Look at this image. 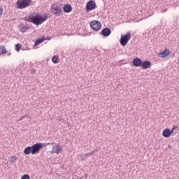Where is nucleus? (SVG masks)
Listing matches in <instances>:
<instances>
[{
	"instance_id": "obj_1",
	"label": "nucleus",
	"mask_w": 179,
	"mask_h": 179,
	"mask_svg": "<svg viewBox=\"0 0 179 179\" xmlns=\"http://www.w3.org/2000/svg\"><path fill=\"white\" fill-rule=\"evenodd\" d=\"M47 19H48V15H45L43 17V15H40V13H37L35 15L34 14H31L24 17V20L25 22H28V23H33V24H35L36 26L43 24V23H44Z\"/></svg>"
},
{
	"instance_id": "obj_2",
	"label": "nucleus",
	"mask_w": 179,
	"mask_h": 179,
	"mask_svg": "<svg viewBox=\"0 0 179 179\" xmlns=\"http://www.w3.org/2000/svg\"><path fill=\"white\" fill-rule=\"evenodd\" d=\"M17 9H25L30 5H33V1L31 0H17L16 2Z\"/></svg>"
},
{
	"instance_id": "obj_3",
	"label": "nucleus",
	"mask_w": 179,
	"mask_h": 179,
	"mask_svg": "<svg viewBox=\"0 0 179 179\" xmlns=\"http://www.w3.org/2000/svg\"><path fill=\"white\" fill-rule=\"evenodd\" d=\"M55 6V5L52 4L50 7V12L52 15H55V16H62L64 13L62 11V8L60 6Z\"/></svg>"
},
{
	"instance_id": "obj_4",
	"label": "nucleus",
	"mask_w": 179,
	"mask_h": 179,
	"mask_svg": "<svg viewBox=\"0 0 179 179\" xmlns=\"http://www.w3.org/2000/svg\"><path fill=\"white\" fill-rule=\"evenodd\" d=\"M131 40V32H128L127 34L122 35L120 43L122 47H125L128 44V41Z\"/></svg>"
},
{
	"instance_id": "obj_5",
	"label": "nucleus",
	"mask_w": 179,
	"mask_h": 179,
	"mask_svg": "<svg viewBox=\"0 0 179 179\" xmlns=\"http://www.w3.org/2000/svg\"><path fill=\"white\" fill-rule=\"evenodd\" d=\"M32 148V151L34 152V155H37V153H40V150L44 148V143H36L31 146Z\"/></svg>"
},
{
	"instance_id": "obj_6",
	"label": "nucleus",
	"mask_w": 179,
	"mask_h": 179,
	"mask_svg": "<svg viewBox=\"0 0 179 179\" xmlns=\"http://www.w3.org/2000/svg\"><path fill=\"white\" fill-rule=\"evenodd\" d=\"M90 27L94 31H99L101 29V22L97 20H94L90 22Z\"/></svg>"
},
{
	"instance_id": "obj_7",
	"label": "nucleus",
	"mask_w": 179,
	"mask_h": 179,
	"mask_svg": "<svg viewBox=\"0 0 179 179\" xmlns=\"http://www.w3.org/2000/svg\"><path fill=\"white\" fill-rule=\"evenodd\" d=\"M97 8V6L96 5V2L93 0H90L87 2L85 10L87 12H90V10H94V9H96Z\"/></svg>"
},
{
	"instance_id": "obj_8",
	"label": "nucleus",
	"mask_w": 179,
	"mask_h": 179,
	"mask_svg": "<svg viewBox=\"0 0 179 179\" xmlns=\"http://www.w3.org/2000/svg\"><path fill=\"white\" fill-rule=\"evenodd\" d=\"M62 145L61 143L57 144L55 146L52 147V153H56V155H59V153H62V149H63Z\"/></svg>"
},
{
	"instance_id": "obj_9",
	"label": "nucleus",
	"mask_w": 179,
	"mask_h": 179,
	"mask_svg": "<svg viewBox=\"0 0 179 179\" xmlns=\"http://www.w3.org/2000/svg\"><path fill=\"white\" fill-rule=\"evenodd\" d=\"M101 34L103 37H108L111 34V29L110 28H104L101 30Z\"/></svg>"
},
{
	"instance_id": "obj_10",
	"label": "nucleus",
	"mask_w": 179,
	"mask_h": 179,
	"mask_svg": "<svg viewBox=\"0 0 179 179\" xmlns=\"http://www.w3.org/2000/svg\"><path fill=\"white\" fill-rule=\"evenodd\" d=\"M168 55H170V50H169V49H165L163 52L158 54L159 58H166Z\"/></svg>"
},
{
	"instance_id": "obj_11",
	"label": "nucleus",
	"mask_w": 179,
	"mask_h": 179,
	"mask_svg": "<svg viewBox=\"0 0 179 179\" xmlns=\"http://www.w3.org/2000/svg\"><path fill=\"white\" fill-rule=\"evenodd\" d=\"M132 64L134 66H137V67L142 66V59L136 57L133 59Z\"/></svg>"
},
{
	"instance_id": "obj_12",
	"label": "nucleus",
	"mask_w": 179,
	"mask_h": 179,
	"mask_svg": "<svg viewBox=\"0 0 179 179\" xmlns=\"http://www.w3.org/2000/svg\"><path fill=\"white\" fill-rule=\"evenodd\" d=\"M152 65V62L149 60H145L144 62H142L141 68L142 69H148V68H150Z\"/></svg>"
},
{
	"instance_id": "obj_13",
	"label": "nucleus",
	"mask_w": 179,
	"mask_h": 179,
	"mask_svg": "<svg viewBox=\"0 0 179 179\" xmlns=\"http://www.w3.org/2000/svg\"><path fill=\"white\" fill-rule=\"evenodd\" d=\"M63 10L64 13H71L72 12V6L71 4H65L63 6Z\"/></svg>"
},
{
	"instance_id": "obj_14",
	"label": "nucleus",
	"mask_w": 179,
	"mask_h": 179,
	"mask_svg": "<svg viewBox=\"0 0 179 179\" xmlns=\"http://www.w3.org/2000/svg\"><path fill=\"white\" fill-rule=\"evenodd\" d=\"M162 136H164V138H170V136H171V131L170 129H165L162 131Z\"/></svg>"
},
{
	"instance_id": "obj_15",
	"label": "nucleus",
	"mask_w": 179,
	"mask_h": 179,
	"mask_svg": "<svg viewBox=\"0 0 179 179\" xmlns=\"http://www.w3.org/2000/svg\"><path fill=\"white\" fill-rule=\"evenodd\" d=\"M24 155H30V153H31V155H34L31 146H27V148H25V149L24 150Z\"/></svg>"
},
{
	"instance_id": "obj_16",
	"label": "nucleus",
	"mask_w": 179,
	"mask_h": 179,
	"mask_svg": "<svg viewBox=\"0 0 179 179\" xmlns=\"http://www.w3.org/2000/svg\"><path fill=\"white\" fill-rule=\"evenodd\" d=\"M45 36H42L41 38H38L36 41H35V47H37V45H39V44H41L43 41H45Z\"/></svg>"
},
{
	"instance_id": "obj_17",
	"label": "nucleus",
	"mask_w": 179,
	"mask_h": 179,
	"mask_svg": "<svg viewBox=\"0 0 179 179\" xmlns=\"http://www.w3.org/2000/svg\"><path fill=\"white\" fill-rule=\"evenodd\" d=\"M8 160L11 163V164H13V163H16L17 157L16 156H12L8 158Z\"/></svg>"
},
{
	"instance_id": "obj_18",
	"label": "nucleus",
	"mask_w": 179,
	"mask_h": 179,
	"mask_svg": "<svg viewBox=\"0 0 179 179\" xmlns=\"http://www.w3.org/2000/svg\"><path fill=\"white\" fill-rule=\"evenodd\" d=\"M3 54H6V48L5 46H0V55H3Z\"/></svg>"
},
{
	"instance_id": "obj_19",
	"label": "nucleus",
	"mask_w": 179,
	"mask_h": 179,
	"mask_svg": "<svg viewBox=\"0 0 179 179\" xmlns=\"http://www.w3.org/2000/svg\"><path fill=\"white\" fill-rule=\"evenodd\" d=\"M29 29H30L29 27H22L20 29V31H21V33H26Z\"/></svg>"
},
{
	"instance_id": "obj_20",
	"label": "nucleus",
	"mask_w": 179,
	"mask_h": 179,
	"mask_svg": "<svg viewBox=\"0 0 179 179\" xmlns=\"http://www.w3.org/2000/svg\"><path fill=\"white\" fill-rule=\"evenodd\" d=\"M22 48V45L17 43L15 45V50L17 51V52H19V51H20V49Z\"/></svg>"
},
{
	"instance_id": "obj_21",
	"label": "nucleus",
	"mask_w": 179,
	"mask_h": 179,
	"mask_svg": "<svg viewBox=\"0 0 179 179\" xmlns=\"http://www.w3.org/2000/svg\"><path fill=\"white\" fill-rule=\"evenodd\" d=\"M52 61L53 64H58V58H57V57H55V56L52 57Z\"/></svg>"
},
{
	"instance_id": "obj_22",
	"label": "nucleus",
	"mask_w": 179,
	"mask_h": 179,
	"mask_svg": "<svg viewBox=\"0 0 179 179\" xmlns=\"http://www.w3.org/2000/svg\"><path fill=\"white\" fill-rule=\"evenodd\" d=\"M21 179H30V176L29 174H24L22 176Z\"/></svg>"
},
{
	"instance_id": "obj_23",
	"label": "nucleus",
	"mask_w": 179,
	"mask_h": 179,
	"mask_svg": "<svg viewBox=\"0 0 179 179\" xmlns=\"http://www.w3.org/2000/svg\"><path fill=\"white\" fill-rule=\"evenodd\" d=\"M94 154V151H92L91 152L85 154V157H89V156H93Z\"/></svg>"
},
{
	"instance_id": "obj_24",
	"label": "nucleus",
	"mask_w": 179,
	"mask_h": 179,
	"mask_svg": "<svg viewBox=\"0 0 179 179\" xmlns=\"http://www.w3.org/2000/svg\"><path fill=\"white\" fill-rule=\"evenodd\" d=\"M49 145H55V142L43 143V146H48Z\"/></svg>"
},
{
	"instance_id": "obj_25",
	"label": "nucleus",
	"mask_w": 179,
	"mask_h": 179,
	"mask_svg": "<svg viewBox=\"0 0 179 179\" xmlns=\"http://www.w3.org/2000/svg\"><path fill=\"white\" fill-rule=\"evenodd\" d=\"M2 15H3V8L0 6V16H2Z\"/></svg>"
},
{
	"instance_id": "obj_26",
	"label": "nucleus",
	"mask_w": 179,
	"mask_h": 179,
	"mask_svg": "<svg viewBox=\"0 0 179 179\" xmlns=\"http://www.w3.org/2000/svg\"><path fill=\"white\" fill-rule=\"evenodd\" d=\"M24 117H25V116L21 117L18 120V121H22V120H23Z\"/></svg>"
},
{
	"instance_id": "obj_27",
	"label": "nucleus",
	"mask_w": 179,
	"mask_h": 179,
	"mask_svg": "<svg viewBox=\"0 0 179 179\" xmlns=\"http://www.w3.org/2000/svg\"><path fill=\"white\" fill-rule=\"evenodd\" d=\"M80 179H86V176H83Z\"/></svg>"
},
{
	"instance_id": "obj_28",
	"label": "nucleus",
	"mask_w": 179,
	"mask_h": 179,
	"mask_svg": "<svg viewBox=\"0 0 179 179\" xmlns=\"http://www.w3.org/2000/svg\"><path fill=\"white\" fill-rule=\"evenodd\" d=\"M176 128H177V127L176 125H174L172 129H176Z\"/></svg>"
},
{
	"instance_id": "obj_29",
	"label": "nucleus",
	"mask_w": 179,
	"mask_h": 179,
	"mask_svg": "<svg viewBox=\"0 0 179 179\" xmlns=\"http://www.w3.org/2000/svg\"><path fill=\"white\" fill-rule=\"evenodd\" d=\"M171 131V134H173V132H174V129L172 128Z\"/></svg>"
},
{
	"instance_id": "obj_30",
	"label": "nucleus",
	"mask_w": 179,
	"mask_h": 179,
	"mask_svg": "<svg viewBox=\"0 0 179 179\" xmlns=\"http://www.w3.org/2000/svg\"><path fill=\"white\" fill-rule=\"evenodd\" d=\"M34 72H36V71H32V73H34Z\"/></svg>"
}]
</instances>
